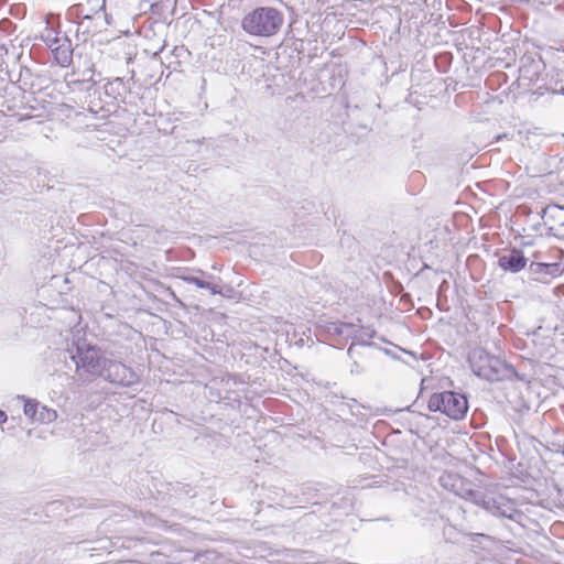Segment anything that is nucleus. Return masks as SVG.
Returning <instances> with one entry per match:
<instances>
[{"instance_id":"nucleus-1","label":"nucleus","mask_w":564,"mask_h":564,"mask_svg":"<svg viewBox=\"0 0 564 564\" xmlns=\"http://www.w3.org/2000/svg\"><path fill=\"white\" fill-rule=\"evenodd\" d=\"M284 21L283 14L275 8L260 7L242 19V29L258 36H271L279 32Z\"/></svg>"},{"instance_id":"nucleus-2","label":"nucleus","mask_w":564,"mask_h":564,"mask_svg":"<svg viewBox=\"0 0 564 564\" xmlns=\"http://www.w3.org/2000/svg\"><path fill=\"white\" fill-rule=\"evenodd\" d=\"M474 373L488 381H499L512 373V367L482 348H475L468 357Z\"/></svg>"},{"instance_id":"nucleus-3","label":"nucleus","mask_w":564,"mask_h":564,"mask_svg":"<svg viewBox=\"0 0 564 564\" xmlns=\"http://www.w3.org/2000/svg\"><path fill=\"white\" fill-rule=\"evenodd\" d=\"M427 408L432 412L440 411L453 420H460L468 410V402L465 395L444 391L430 397Z\"/></svg>"},{"instance_id":"nucleus-4","label":"nucleus","mask_w":564,"mask_h":564,"mask_svg":"<svg viewBox=\"0 0 564 564\" xmlns=\"http://www.w3.org/2000/svg\"><path fill=\"white\" fill-rule=\"evenodd\" d=\"M78 375L101 376L108 358L101 357L95 347H78L77 355L73 356Z\"/></svg>"},{"instance_id":"nucleus-5","label":"nucleus","mask_w":564,"mask_h":564,"mask_svg":"<svg viewBox=\"0 0 564 564\" xmlns=\"http://www.w3.org/2000/svg\"><path fill=\"white\" fill-rule=\"evenodd\" d=\"M111 383L130 387L139 381L138 375L124 364L107 359L101 376Z\"/></svg>"},{"instance_id":"nucleus-6","label":"nucleus","mask_w":564,"mask_h":564,"mask_svg":"<svg viewBox=\"0 0 564 564\" xmlns=\"http://www.w3.org/2000/svg\"><path fill=\"white\" fill-rule=\"evenodd\" d=\"M528 259L519 249L505 250L498 258V265L512 273L521 271L527 265Z\"/></svg>"},{"instance_id":"nucleus-7","label":"nucleus","mask_w":564,"mask_h":564,"mask_svg":"<svg viewBox=\"0 0 564 564\" xmlns=\"http://www.w3.org/2000/svg\"><path fill=\"white\" fill-rule=\"evenodd\" d=\"M440 484L445 489L459 497H467L473 494L471 484L457 474L445 473L440 477Z\"/></svg>"},{"instance_id":"nucleus-8","label":"nucleus","mask_w":564,"mask_h":564,"mask_svg":"<svg viewBox=\"0 0 564 564\" xmlns=\"http://www.w3.org/2000/svg\"><path fill=\"white\" fill-rule=\"evenodd\" d=\"M199 275L186 274L181 279L186 283L194 284L199 289H207L212 294H223L221 285L215 281V278L202 270L197 271Z\"/></svg>"},{"instance_id":"nucleus-9","label":"nucleus","mask_w":564,"mask_h":564,"mask_svg":"<svg viewBox=\"0 0 564 564\" xmlns=\"http://www.w3.org/2000/svg\"><path fill=\"white\" fill-rule=\"evenodd\" d=\"M105 0H86L85 3H79L69 9V15L82 17L83 19H91L93 14L98 13L105 9Z\"/></svg>"},{"instance_id":"nucleus-10","label":"nucleus","mask_w":564,"mask_h":564,"mask_svg":"<svg viewBox=\"0 0 564 564\" xmlns=\"http://www.w3.org/2000/svg\"><path fill=\"white\" fill-rule=\"evenodd\" d=\"M53 50L55 51V56L59 65L67 66L70 63L72 54L67 46H58Z\"/></svg>"},{"instance_id":"nucleus-11","label":"nucleus","mask_w":564,"mask_h":564,"mask_svg":"<svg viewBox=\"0 0 564 564\" xmlns=\"http://www.w3.org/2000/svg\"><path fill=\"white\" fill-rule=\"evenodd\" d=\"M56 411L43 406L42 410L39 412V415L36 416V421L41 423H50L56 420Z\"/></svg>"},{"instance_id":"nucleus-12","label":"nucleus","mask_w":564,"mask_h":564,"mask_svg":"<svg viewBox=\"0 0 564 564\" xmlns=\"http://www.w3.org/2000/svg\"><path fill=\"white\" fill-rule=\"evenodd\" d=\"M39 402L36 400H26L24 403V414L36 421Z\"/></svg>"},{"instance_id":"nucleus-13","label":"nucleus","mask_w":564,"mask_h":564,"mask_svg":"<svg viewBox=\"0 0 564 564\" xmlns=\"http://www.w3.org/2000/svg\"><path fill=\"white\" fill-rule=\"evenodd\" d=\"M94 65L89 64L85 70H83L80 78L74 80V84L76 83H93L94 85L96 82L94 80Z\"/></svg>"},{"instance_id":"nucleus-14","label":"nucleus","mask_w":564,"mask_h":564,"mask_svg":"<svg viewBox=\"0 0 564 564\" xmlns=\"http://www.w3.org/2000/svg\"><path fill=\"white\" fill-rule=\"evenodd\" d=\"M554 212H555V215H553V217L558 220V228H556V230L564 234V208L556 206L554 208Z\"/></svg>"},{"instance_id":"nucleus-15","label":"nucleus","mask_w":564,"mask_h":564,"mask_svg":"<svg viewBox=\"0 0 564 564\" xmlns=\"http://www.w3.org/2000/svg\"><path fill=\"white\" fill-rule=\"evenodd\" d=\"M373 334H375V332H373V330H371V332H362V334H361V335H360V337H359V338H360V344H362V345H370L369 343H367V341H365V340L362 339V336L365 335V336H367L368 338H372V337H373Z\"/></svg>"},{"instance_id":"nucleus-16","label":"nucleus","mask_w":564,"mask_h":564,"mask_svg":"<svg viewBox=\"0 0 564 564\" xmlns=\"http://www.w3.org/2000/svg\"><path fill=\"white\" fill-rule=\"evenodd\" d=\"M7 421V414L0 410V425Z\"/></svg>"},{"instance_id":"nucleus-17","label":"nucleus","mask_w":564,"mask_h":564,"mask_svg":"<svg viewBox=\"0 0 564 564\" xmlns=\"http://www.w3.org/2000/svg\"><path fill=\"white\" fill-rule=\"evenodd\" d=\"M111 86H112V84H107V85L105 86L106 94H109V90H108V89H109V87H111Z\"/></svg>"},{"instance_id":"nucleus-18","label":"nucleus","mask_w":564,"mask_h":564,"mask_svg":"<svg viewBox=\"0 0 564 564\" xmlns=\"http://www.w3.org/2000/svg\"><path fill=\"white\" fill-rule=\"evenodd\" d=\"M105 19H106L107 23H109V21H108V14H105Z\"/></svg>"}]
</instances>
